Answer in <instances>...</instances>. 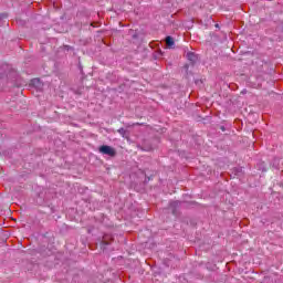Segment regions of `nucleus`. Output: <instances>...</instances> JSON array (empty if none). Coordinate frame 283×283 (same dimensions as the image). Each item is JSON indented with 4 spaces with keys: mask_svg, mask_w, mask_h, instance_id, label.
I'll return each instance as SVG.
<instances>
[{
    "mask_svg": "<svg viewBox=\"0 0 283 283\" xmlns=\"http://www.w3.org/2000/svg\"><path fill=\"white\" fill-rule=\"evenodd\" d=\"M99 151H101V154H105L106 156H115L116 155V150H114V148H112L111 146H102V147H99Z\"/></svg>",
    "mask_w": 283,
    "mask_h": 283,
    "instance_id": "f257e3e1",
    "label": "nucleus"
},
{
    "mask_svg": "<svg viewBox=\"0 0 283 283\" xmlns=\"http://www.w3.org/2000/svg\"><path fill=\"white\" fill-rule=\"evenodd\" d=\"M186 59H188V61H190V63H196V61H198V55H196V53H193V52H188L186 54Z\"/></svg>",
    "mask_w": 283,
    "mask_h": 283,
    "instance_id": "f03ea898",
    "label": "nucleus"
},
{
    "mask_svg": "<svg viewBox=\"0 0 283 283\" xmlns=\"http://www.w3.org/2000/svg\"><path fill=\"white\" fill-rule=\"evenodd\" d=\"M166 45H167V48H169V49H171V48H174V45H176V42L174 41V38H172V36L168 35V36L166 38Z\"/></svg>",
    "mask_w": 283,
    "mask_h": 283,
    "instance_id": "7ed1b4c3",
    "label": "nucleus"
},
{
    "mask_svg": "<svg viewBox=\"0 0 283 283\" xmlns=\"http://www.w3.org/2000/svg\"><path fill=\"white\" fill-rule=\"evenodd\" d=\"M117 132L120 136L125 137V128H119Z\"/></svg>",
    "mask_w": 283,
    "mask_h": 283,
    "instance_id": "20e7f679",
    "label": "nucleus"
},
{
    "mask_svg": "<svg viewBox=\"0 0 283 283\" xmlns=\"http://www.w3.org/2000/svg\"><path fill=\"white\" fill-rule=\"evenodd\" d=\"M36 83H38V85H39V84L41 83V80H40V78H38V80H36Z\"/></svg>",
    "mask_w": 283,
    "mask_h": 283,
    "instance_id": "39448f33",
    "label": "nucleus"
}]
</instances>
